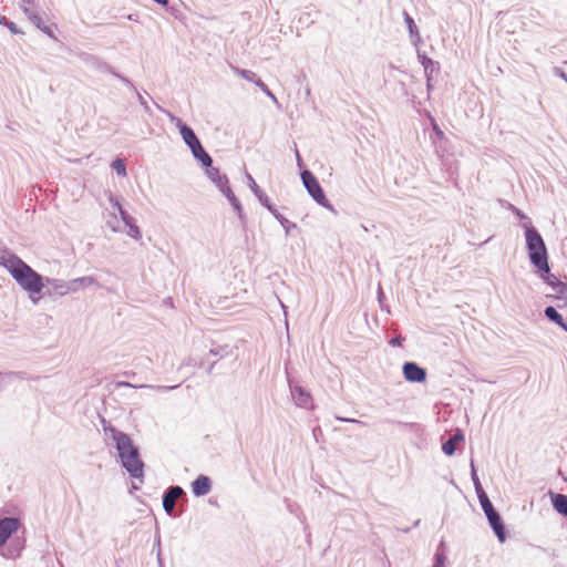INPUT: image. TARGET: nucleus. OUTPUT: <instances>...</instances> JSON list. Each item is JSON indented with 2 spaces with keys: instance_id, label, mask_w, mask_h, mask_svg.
<instances>
[{
  "instance_id": "nucleus-1",
  "label": "nucleus",
  "mask_w": 567,
  "mask_h": 567,
  "mask_svg": "<svg viewBox=\"0 0 567 567\" xmlns=\"http://www.w3.org/2000/svg\"><path fill=\"white\" fill-rule=\"evenodd\" d=\"M103 430L106 439L114 442L122 466L133 478L142 481L144 476V463L140 457L138 447L134 445L132 439L124 432L118 431L103 420Z\"/></svg>"
},
{
  "instance_id": "nucleus-2",
  "label": "nucleus",
  "mask_w": 567,
  "mask_h": 567,
  "mask_svg": "<svg viewBox=\"0 0 567 567\" xmlns=\"http://www.w3.org/2000/svg\"><path fill=\"white\" fill-rule=\"evenodd\" d=\"M0 265L3 266L17 284L30 293H40L44 287L43 277L33 270L17 255L4 251L0 254Z\"/></svg>"
},
{
  "instance_id": "nucleus-3",
  "label": "nucleus",
  "mask_w": 567,
  "mask_h": 567,
  "mask_svg": "<svg viewBox=\"0 0 567 567\" xmlns=\"http://www.w3.org/2000/svg\"><path fill=\"white\" fill-rule=\"evenodd\" d=\"M522 227L525 230L526 248L530 264L537 270H548V254L543 237L530 223H524Z\"/></svg>"
},
{
  "instance_id": "nucleus-4",
  "label": "nucleus",
  "mask_w": 567,
  "mask_h": 567,
  "mask_svg": "<svg viewBox=\"0 0 567 567\" xmlns=\"http://www.w3.org/2000/svg\"><path fill=\"white\" fill-rule=\"evenodd\" d=\"M207 177L214 183V185L220 190V193L229 200L230 205L237 213L241 221L245 220V214L243 206L238 198L235 196L231 187L229 186L228 177L221 174L217 167H206Z\"/></svg>"
},
{
  "instance_id": "nucleus-5",
  "label": "nucleus",
  "mask_w": 567,
  "mask_h": 567,
  "mask_svg": "<svg viewBox=\"0 0 567 567\" xmlns=\"http://www.w3.org/2000/svg\"><path fill=\"white\" fill-rule=\"evenodd\" d=\"M478 501H480L482 509L488 520V524H489L491 528L493 529L494 534L496 535L497 539L501 543H504L506 540L507 533L505 529V525L501 518V515L493 506L487 494L480 495Z\"/></svg>"
},
{
  "instance_id": "nucleus-6",
  "label": "nucleus",
  "mask_w": 567,
  "mask_h": 567,
  "mask_svg": "<svg viewBox=\"0 0 567 567\" xmlns=\"http://www.w3.org/2000/svg\"><path fill=\"white\" fill-rule=\"evenodd\" d=\"M301 179L305 188L309 193V195L322 207L328 208L334 212L333 206L327 199L322 187L320 186L318 179L310 171H303L301 173Z\"/></svg>"
},
{
  "instance_id": "nucleus-7",
  "label": "nucleus",
  "mask_w": 567,
  "mask_h": 567,
  "mask_svg": "<svg viewBox=\"0 0 567 567\" xmlns=\"http://www.w3.org/2000/svg\"><path fill=\"white\" fill-rule=\"evenodd\" d=\"M539 277L546 282L554 291L548 295L549 298H554L561 301L564 306L567 305V284L559 280L554 274L548 270H538Z\"/></svg>"
},
{
  "instance_id": "nucleus-8",
  "label": "nucleus",
  "mask_w": 567,
  "mask_h": 567,
  "mask_svg": "<svg viewBox=\"0 0 567 567\" xmlns=\"http://www.w3.org/2000/svg\"><path fill=\"white\" fill-rule=\"evenodd\" d=\"M402 372L406 381L421 383L426 380V371L415 362H405Z\"/></svg>"
},
{
  "instance_id": "nucleus-9",
  "label": "nucleus",
  "mask_w": 567,
  "mask_h": 567,
  "mask_svg": "<svg viewBox=\"0 0 567 567\" xmlns=\"http://www.w3.org/2000/svg\"><path fill=\"white\" fill-rule=\"evenodd\" d=\"M185 494L184 489L178 486L168 487L163 495V508L167 515H173L176 499Z\"/></svg>"
},
{
  "instance_id": "nucleus-10",
  "label": "nucleus",
  "mask_w": 567,
  "mask_h": 567,
  "mask_svg": "<svg viewBox=\"0 0 567 567\" xmlns=\"http://www.w3.org/2000/svg\"><path fill=\"white\" fill-rule=\"evenodd\" d=\"M20 522L14 517H4L0 519V547L3 546L9 537L18 530Z\"/></svg>"
},
{
  "instance_id": "nucleus-11",
  "label": "nucleus",
  "mask_w": 567,
  "mask_h": 567,
  "mask_svg": "<svg viewBox=\"0 0 567 567\" xmlns=\"http://www.w3.org/2000/svg\"><path fill=\"white\" fill-rule=\"evenodd\" d=\"M289 386H290L291 396L298 406L305 408V409L312 408V398L306 389H303L300 385H292L291 383L289 384Z\"/></svg>"
},
{
  "instance_id": "nucleus-12",
  "label": "nucleus",
  "mask_w": 567,
  "mask_h": 567,
  "mask_svg": "<svg viewBox=\"0 0 567 567\" xmlns=\"http://www.w3.org/2000/svg\"><path fill=\"white\" fill-rule=\"evenodd\" d=\"M166 114L169 117L171 122L174 123L178 127L181 136L186 145L192 143L197 137L195 132L193 131V128L189 127L188 125L184 124L181 118L174 116L169 112H166Z\"/></svg>"
},
{
  "instance_id": "nucleus-13",
  "label": "nucleus",
  "mask_w": 567,
  "mask_h": 567,
  "mask_svg": "<svg viewBox=\"0 0 567 567\" xmlns=\"http://www.w3.org/2000/svg\"><path fill=\"white\" fill-rule=\"evenodd\" d=\"M210 491H212V481L206 475H199L192 483V492L197 497L207 495Z\"/></svg>"
},
{
  "instance_id": "nucleus-14",
  "label": "nucleus",
  "mask_w": 567,
  "mask_h": 567,
  "mask_svg": "<svg viewBox=\"0 0 567 567\" xmlns=\"http://www.w3.org/2000/svg\"><path fill=\"white\" fill-rule=\"evenodd\" d=\"M44 281L48 286H50L60 296H64L66 293L73 292L71 290V288H72L71 280L64 281L62 279H56V278H45Z\"/></svg>"
},
{
  "instance_id": "nucleus-15",
  "label": "nucleus",
  "mask_w": 567,
  "mask_h": 567,
  "mask_svg": "<svg viewBox=\"0 0 567 567\" xmlns=\"http://www.w3.org/2000/svg\"><path fill=\"white\" fill-rule=\"evenodd\" d=\"M71 286H72L71 290L73 292H76L81 289H85L87 287H96V288L101 287L100 284L97 282V280L92 276H85V277L72 279Z\"/></svg>"
},
{
  "instance_id": "nucleus-16",
  "label": "nucleus",
  "mask_w": 567,
  "mask_h": 567,
  "mask_svg": "<svg viewBox=\"0 0 567 567\" xmlns=\"http://www.w3.org/2000/svg\"><path fill=\"white\" fill-rule=\"evenodd\" d=\"M551 505L554 509L567 517V496L559 493L549 492Z\"/></svg>"
},
{
  "instance_id": "nucleus-17",
  "label": "nucleus",
  "mask_w": 567,
  "mask_h": 567,
  "mask_svg": "<svg viewBox=\"0 0 567 567\" xmlns=\"http://www.w3.org/2000/svg\"><path fill=\"white\" fill-rule=\"evenodd\" d=\"M109 198V202L110 204L112 205L113 209L118 213L122 221L125 224V226L127 224H131V221L134 220V218L126 212L123 209L121 203L118 202V199L116 197H114L111 193L109 194L107 196Z\"/></svg>"
},
{
  "instance_id": "nucleus-18",
  "label": "nucleus",
  "mask_w": 567,
  "mask_h": 567,
  "mask_svg": "<svg viewBox=\"0 0 567 567\" xmlns=\"http://www.w3.org/2000/svg\"><path fill=\"white\" fill-rule=\"evenodd\" d=\"M544 313L549 321L555 322L567 332V323L564 321L563 316L556 310V308L548 306L545 308Z\"/></svg>"
},
{
  "instance_id": "nucleus-19",
  "label": "nucleus",
  "mask_w": 567,
  "mask_h": 567,
  "mask_svg": "<svg viewBox=\"0 0 567 567\" xmlns=\"http://www.w3.org/2000/svg\"><path fill=\"white\" fill-rule=\"evenodd\" d=\"M245 175H246L247 184H248L249 188L256 195V197L259 199L260 204H266L268 196L260 189V187L255 182L254 177L248 172H246Z\"/></svg>"
},
{
  "instance_id": "nucleus-20",
  "label": "nucleus",
  "mask_w": 567,
  "mask_h": 567,
  "mask_svg": "<svg viewBox=\"0 0 567 567\" xmlns=\"http://www.w3.org/2000/svg\"><path fill=\"white\" fill-rule=\"evenodd\" d=\"M193 156L202 163L205 167H210L213 159L210 155L204 150L203 145L194 148Z\"/></svg>"
},
{
  "instance_id": "nucleus-21",
  "label": "nucleus",
  "mask_w": 567,
  "mask_h": 567,
  "mask_svg": "<svg viewBox=\"0 0 567 567\" xmlns=\"http://www.w3.org/2000/svg\"><path fill=\"white\" fill-rule=\"evenodd\" d=\"M120 385L121 386H128V388H136L135 385H133V384H131L128 382H121ZM137 388H147V389L155 390L157 392H167V391H171V390L177 388V385L167 386V385L142 384V385H138Z\"/></svg>"
},
{
  "instance_id": "nucleus-22",
  "label": "nucleus",
  "mask_w": 567,
  "mask_h": 567,
  "mask_svg": "<svg viewBox=\"0 0 567 567\" xmlns=\"http://www.w3.org/2000/svg\"><path fill=\"white\" fill-rule=\"evenodd\" d=\"M471 477H472V481H473V484H474L477 497H480V495L486 494L485 491L482 487V484H481V481L478 478V475H477V472H476V468H475L473 460L471 461Z\"/></svg>"
},
{
  "instance_id": "nucleus-23",
  "label": "nucleus",
  "mask_w": 567,
  "mask_h": 567,
  "mask_svg": "<svg viewBox=\"0 0 567 567\" xmlns=\"http://www.w3.org/2000/svg\"><path fill=\"white\" fill-rule=\"evenodd\" d=\"M230 68H231L233 72L235 74L239 75L240 78H243V79H245V80H247L249 82L255 83L256 80L258 79L256 73L250 71V70L239 69V68L234 66V65H231Z\"/></svg>"
},
{
  "instance_id": "nucleus-24",
  "label": "nucleus",
  "mask_w": 567,
  "mask_h": 567,
  "mask_svg": "<svg viewBox=\"0 0 567 567\" xmlns=\"http://www.w3.org/2000/svg\"><path fill=\"white\" fill-rule=\"evenodd\" d=\"M424 73L427 82L433 80V73L440 71V64L437 61L431 60V64H424Z\"/></svg>"
},
{
  "instance_id": "nucleus-25",
  "label": "nucleus",
  "mask_w": 567,
  "mask_h": 567,
  "mask_svg": "<svg viewBox=\"0 0 567 567\" xmlns=\"http://www.w3.org/2000/svg\"><path fill=\"white\" fill-rule=\"evenodd\" d=\"M106 225L107 227L113 231V233H118L121 231V225H120V220L116 216V212L114 210V213H110L107 218H106Z\"/></svg>"
},
{
  "instance_id": "nucleus-26",
  "label": "nucleus",
  "mask_w": 567,
  "mask_h": 567,
  "mask_svg": "<svg viewBox=\"0 0 567 567\" xmlns=\"http://www.w3.org/2000/svg\"><path fill=\"white\" fill-rule=\"evenodd\" d=\"M111 167L112 169L121 177H126L127 173H126V167H125V164L123 162V159L121 158H116L112 162L111 164Z\"/></svg>"
},
{
  "instance_id": "nucleus-27",
  "label": "nucleus",
  "mask_w": 567,
  "mask_h": 567,
  "mask_svg": "<svg viewBox=\"0 0 567 567\" xmlns=\"http://www.w3.org/2000/svg\"><path fill=\"white\" fill-rule=\"evenodd\" d=\"M38 29L42 30L47 34L51 35V30L44 24L42 18L35 13L29 19Z\"/></svg>"
},
{
  "instance_id": "nucleus-28",
  "label": "nucleus",
  "mask_w": 567,
  "mask_h": 567,
  "mask_svg": "<svg viewBox=\"0 0 567 567\" xmlns=\"http://www.w3.org/2000/svg\"><path fill=\"white\" fill-rule=\"evenodd\" d=\"M128 227L127 235L135 240H140L142 238V231L140 227L135 224V221H131V224L126 225Z\"/></svg>"
},
{
  "instance_id": "nucleus-29",
  "label": "nucleus",
  "mask_w": 567,
  "mask_h": 567,
  "mask_svg": "<svg viewBox=\"0 0 567 567\" xmlns=\"http://www.w3.org/2000/svg\"><path fill=\"white\" fill-rule=\"evenodd\" d=\"M404 22L409 30V35L419 31L413 18L406 12H403Z\"/></svg>"
},
{
  "instance_id": "nucleus-30",
  "label": "nucleus",
  "mask_w": 567,
  "mask_h": 567,
  "mask_svg": "<svg viewBox=\"0 0 567 567\" xmlns=\"http://www.w3.org/2000/svg\"><path fill=\"white\" fill-rule=\"evenodd\" d=\"M442 450L446 455H453L456 450V444L454 443V440L449 439L447 441H445L442 445Z\"/></svg>"
},
{
  "instance_id": "nucleus-31",
  "label": "nucleus",
  "mask_w": 567,
  "mask_h": 567,
  "mask_svg": "<svg viewBox=\"0 0 567 567\" xmlns=\"http://www.w3.org/2000/svg\"><path fill=\"white\" fill-rule=\"evenodd\" d=\"M284 227L286 235H289L291 228H296L297 225L293 223H290L287 218H285L282 215L279 216V218H276Z\"/></svg>"
},
{
  "instance_id": "nucleus-32",
  "label": "nucleus",
  "mask_w": 567,
  "mask_h": 567,
  "mask_svg": "<svg viewBox=\"0 0 567 567\" xmlns=\"http://www.w3.org/2000/svg\"><path fill=\"white\" fill-rule=\"evenodd\" d=\"M509 208L520 220H523V224L524 223H530L532 224L530 218L527 217L522 210L516 208L514 205H511Z\"/></svg>"
},
{
  "instance_id": "nucleus-33",
  "label": "nucleus",
  "mask_w": 567,
  "mask_h": 567,
  "mask_svg": "<svg viewBox=\"0 0 567 567\" xmlns=\"http://www.w3.org/2000/svg\"><path fill=\"white\" fill-rule=\"evenodd\" d=\"M135 92H136V96H137V100H138V103L141 104V106L143 107L145 113L151 115L152 111H151L148 103L146 102V100L143 97V95L140 92H137V91H135Z\"/></svg>"
},
{
  "instance_id": "nucleus-34",
  "label": "nucleus",
  "mask_w": 567,
  "mask_h": 567,
  "mask_svg": "<svg viewBox=\"0 0 567 567\" xmlns=\"http://www.w3.org/2000/svg\"><path fill=\"white\" fill-rule=\"evenodd\" d=\"M417 53V60L422 64H431V58H429L424 52H422L420 49L416 50Z\"/></svg>"
},
{
  "instance_id": "nucleus-35",
  "label": "nucleus",
  "mask_w": 567,
  "mask_h": 567,
  "mask_svg": "<svg viewBox=\"0 0 567 567\" xmlns=\"http://www.w3.org/2000/svg\"><path fill=\"white\" fill-rule=\"evenodd\" d=\"M261 205L265 206L275 216V218H279V216L281 215L277 210V208L270 203L269 197H267L266 204H261Z\"/></svg>"
},
{
  "instance_id": "nucleus-36",
  "label": "nucleus",
  "mask_w": 567,
  "mask_h": 567,
  "mask_svg": "<svg viewBox=\"0 0 567 567\" xmlns=\"http://www.w3.org/2000/svg\"><path fill=\"white\" fill-rule=\"evenodd\" d=\"M421 35H420V32L417 31L416 33H412L410 34V41L411 43L416 48V50L419 49V45L421 43Z\"/></svg>"
},
{
  "instance_id": "nucleus-37",
  "label": "nucleus",
  "mask_w": 567,
  "mask_h": 567,
  "mask_svg": "<svg viewBox=\"0 0 567 567\" xmlns=\"http://www.w3.org/2000/svg\"><path fill=\"white\" fill-rule=\"evenodd\" d=\"M445 556L441 553L435 554V564L433 567H444Z\"/></svg>"
},
{
  "instance_id": "nucleus-38",
  "label": "nucleus",
  "mask_w": 567,
  "mask_h": 567,
  "mask_svg": "<svg viewBox=\"0 0 567 567\" xmlns=\"http://www.w3.org/2000/svg\"><path fill=\"white\" fill-rule=\"evenodd\" d=\"M11 33L13 34H19L21 33V31L18 29L17 24L12 21H8L7 25H6Z\"/></svg>"
},
{
  "instance_id": "nucleus-39",
  "label": "nucleus",
  "mask_w": 567,
  "mask_h": 567,
  "mask_svg": "<svg viewBox=\"0 0 567 567\" xmlns=\"http://www.w3.org/2000/svg\"><path fill=\"white\" fill-rule=\"evenodd\" d=\"M554 73H555V75L559 76L567 83V74L565 73L564 70H561L560 68H555Z\"/></svg>"
},
{
  "instance_id": "nucleus-40",
  "label": "nucleus",
  "mask_w": 567,
  "mask_h": 567,
  "mask_svg": "<svg viewBox=\"0 0 567 567\" xmlns=\"http://www.w3.org/2000/svg\"><path fill=\"white\" fill-rule=\"evenodd\" d=\"M451 440H454V443L461 442L464 440V434L462 431L457 430L453 436L450 437Z\"/></svg>"
},
{
  "instance_id": "nucleus-41",
  "label": "nucleus",
  "mask_w": 567,
  "mask_h": 567,
  "mask_svg": "<svg viewBox=\"0 0 567 567\" xmlns=\"http://www.w3.org/2000/svg\"><path fill=\"white\" fill-rule=\"evenodd\" d=\"M115 75H116V78H118V79H120V80H121L125 85H127V86L132 87L134 91H136V89L134 87V85L132 84V82H131L127 78H125V76H123V75H121V74H115Z\"/></svg>"
},
{
  "instance_id": "nucleus-42",
  "label": "nucleus",
  "mask_w": 567,
  "mask_h": 567,
  "mask_svg": "<svg viewBox=\"0 0 567 567\" xmlns=\"http://www.w3.org/2000/svg\"><path fill=\"white\" fill-rule=\"evenodd\" d=\"M255 84L264 92L266 93L269 89L268 86L258 78L255 82Z\"/></svg>"
},
{
  "instance_id": "nucleus-43",
  "label": "nucleus",
  "mask_w": 567,
  "mask_h": 567,
  "mask_svg": "<svg viewBox=\"0 0 567 567\" xmlns=\"http://www.w3.org/2000/svg\"><path fill=\"white\" fill-rule=\"evenodd\" d=\"M187 146H188V147L190 148V151L193 152V151H194V148H196V147H198V146H202V143L199 142L198 137H196V138H195L192 143H189Z\"/></svg>"
},
{
  "instance_id": "nucleus-44",
  "label": "nucleus",
  "mask_w": 567,
  "mask_h": 567,
  "mask_svg": "<svg viewBox=\"0 0 567 567\" xmlns=\"http://www.w3.org/2000/svg\"><path fill=\"white\" fill-rule=\"evenodd\" d=\"M23 12H24V14L27 16L28 19H31V17L37 13L33 9L28 8V7L23 8Z\"/></svg>"
},
{
  "instance_id": "nucleus-45",
  "label": "nucleus",
  "mask_w": 567,
  "mask_h": 567,
  "mask_svg": "<svg viewBox=\"0 0 567 567\" xmlns=\"http://www.w3.org/2000/svg\"><path fill=\"white\" fill-rule=\"evenodd\" d=\"M276 105H279V102L277 100V97L274 95V93L268 90L266 93H265Z\"/></svg>"
},
{
  "instance_id": "nucleus-46",
  "label": "nucleus",
  "mask_w": 567,
  "mask_h": 567,
  "mask_svg": "<svg viewBox=\"0 0 567 567\" xmlns=\"http://www.w3.org/2000/svg\"><path fill=\"white\" fill-rule=\"evenodd\" d=\"M8 21L9 20L4 16L0 14V24L7 25Z\"/></svg>"
},
{
  "instance_id": "nucleus-47",
  "label": "nucleus",
  "mask_w": 567,
  "mask_h": 567,
  "mask_svg": "<svg viewBox=\"0 0 567 567\" xmlns=\"http://www.w3.org/2000/svg\"><path fill=\"white\" fill-rule=\"evenodd\" d=\"M296 158H297L298 165L301 166V157H300L299 151L297 148H296Z\"/></svg>"
},
{
  "instance_id": "nucleus-48",
  "label": "nucleus",
  "mask_w": 567,
  "mask_h": 567,
  "mask_svg": "<svg viewBox=\"0 0 567 567\" xmlns=\"http://www.w3.org/2000/svg\"><path fill=\"white\" fill-rule=\"evenodd\" d=\"M342 421H346V422H353V423H359L361 424L362 422L359 421V420H354V419H341Z\"/></svg>"
},
{
  "instance_id": "nucleus-49",
  "label": "nucleus",
  "mask_w": 567,
  "mask_h": 567,
  "mask_svg": "<svg viewBox=\"0 0 567 567\" xmlns=\"http://www.w3.org/2000/svg\"><path fill=\"white\" fill-rule=\"evenodd\" d=\"M210 353L214 355H218L220 353V349H212Z\"/></svg>"
},
{
  "instance_id": "nucleus-50",
  "label": "nucleus",
  "mask_w": 567,
  "mask_h": 567,
  "mask_svg": "<svg viewBox=\"0 0 567 567\" xmlns=\"http://www.w3.org/2000/svg\"><path fill=\"white\" fill-rule=\"evenodd\" d=\"M433 128H434V131H436V133H437L439 135H442V134H443V132H442V131H440V130H439V127H437L435 124L433 125Z\"/></svg>"
},
{
  "instance_id": "nucleus-51",
  "label": "nucleus",
  "mask_w": 567,
  "mask_h": 567,
  "mask_svg": "<svg viewBox=\"0 0 567 567\" xmlns=\"http://www.w3.org/2000/svg\"><path fill=\"white\" fill-rule=\"evenodd\" d=\"M433 128H434V131H436V133H437L439 135H442V134H443V132H442V131H440V130H439V127H437L435 124L433 125Z\"/></svg>"
},
{
  "instance_id": "nucleus-52",
  "label": "nucleus",
  "mask_w": 567,
  "mask_h": 567,
  "mask_svg": "<svg viewBox=\"0 0 567 567\" xmlns=\"http://www.w3.org/2000/svg\"><path fill=\"white\" fill-rule=\"evenodd\" d=\"M426 86H427V90L430 91L432 89V81L431 82L426 81Z\"/></svg>"
},
{
  "instance_id": "nucleus-53",
  "label": "nucleus",
  "mask_w": 567,
  "mask_h": 567,
  "mask_svg": "<svg viewBox=\"0 0 567 567\" xmlns=\"http://www.w3.org/2000/svg\"><path fill=\"white\" fill-rule=\"evenodd\" d=\"M391 343H392V344H399V340H398V339H392V340H391Z\"/></svg>"
},
{
  "instance_id": "nucleus-54",
  "label": "nucleus",
  "mask_w": 567,
  "mask_h": 567,
  "mask_svg": "<svg viewBox=\"0 0 567 567\" xmlns=\"http://www.w3.org/2000/svg\"><path fill=\"white\" fill-rule=\"evenodd\" d=\"M85 61H89V60H94V56H87L86 59H84Z\"/></svg>"
},
{
  "instance_id": "nucleus-55",
  "label": "nucleus",
  "mask_w": 567,
  "mask_h": 567,
  "mask_svg": "<svg viewBox=\"0 0 567 567\" xmlns=\"http://www.w3.org/2000/svg\"><path fill=\"white\" fill-rule=\"evenodd\" d=\"M132 487H133L134 489H137V488H138V486H136L134 483H133Z\"/></svg>"
},
{
  "instance_id": "nucleus-56",
  "label": "nucleus",
  "mask_w": 567,
  "mask_h": 567,
  "mask_svg": "<svg viewBox=\"0 0 567 567\" xmlns=\"http://www.w3.org/2000/svg\"><path fill=\"white\" fill-rule=\"evenodd\" d=\"M212 369H213V365H210V367H209V369H208V371H207V372H208V373H210V372H212Z\"/></svg>"
},
{
  "instance_id": "nucleus-57",
  "label": "nucleus",
  "mask_w": 567,
  "mask_h": 567,
  "mask_svg": "<svg viewBox=\"0 0 567 567\" xmlns=\"http://www.w3.org/2000/svg\"><path fill=\"white\" fill-rule=\"evenodd\" d=\"M23 1L27 2V3H31L32 2V0H23Z\"/></svg>"
},
{
  "instance_id": "nucleus-58",
  "label": "nucleus",
  "mask_w": 567,
  "mask_h": 567,
  "mask_svg": "<svg viewBox=\"0 0 567 567\" xmlns=\"http://www.w3.org/2000/svg\"><path fill=\"white\" fill-rule=\"evenodd\" d=\"M565 63L567 64V61Z\"/></svg>"
}]
</instances>
